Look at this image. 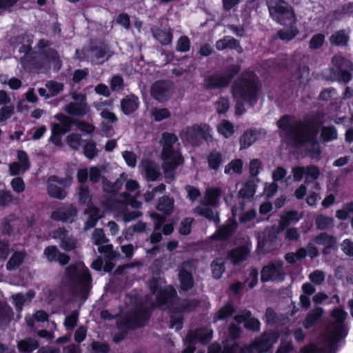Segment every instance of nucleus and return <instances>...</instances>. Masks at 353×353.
I'll list each match as a JSON object with an SVG mask.
<instances>
[{
	"instance_id": "f03ea898",
	"label": "nucleus",
	"mask_w": 353,
	"mask_h": 353,
	"mask_svg": "<svg viewBox=\"0 0 353 353\" xmlns=\"http://www.w3.org/2000/svg\"><path fill=\"white\" fill-rule=\"evenodd\" d=\"M48 45V41L43 39L39 40L37 46L42 51L35 54L31 52L29 46H23L19 50L24 55L21 58V63L23 68H28L30 65L42 67L48 65L57 70L61 67L59 57L55 51L50 48L44 49Z\"/></svg>"
},
{
	"instance_id": "423d86ee",
	"label": "nucleus",
	"mask_w": 353,
	"mask_h": 353,
	"mask_svg": "<svg viewBox=\"0 0 353 353\" xmlns=\"http://www.w3.org/2000/svg\"><path fill=\"white\" fill-rule=\"evenodd\" d=\"M177 141L178 138L175 134L168 132L163 133L161 140L163 146L161 156L163 163L162 166L165 176L168 179H174V170L182 163L180 153L172 148V144Z\"/></svg>"
},
{
	"instance_id": "4d7b16f0",
	"label": "nucleus",
	"mask_w": 353,
	"mask_h": 353,
	"mask_svg": "<svg viewBox=\"0 0 353 353\" xmlns=\"http://www.w3.org/2000/svg\"><path fill=\"white\" fill-rule=\"evenodd\" d=\"M148 317V314L147 312H138L129 319V324L133 327L141 326Z\"/></svg>"
},
{
	"instance_id": "72a5a7b5",
	"label": "nucleus",
	"mask_w": 353,
	"mask_h": 353,
	"mask_svg": "<svg viewBox=\"0 0 353 353\" xmlns=\"http://www.w3.org/2000/svg\"><path fill=\"white\" fill-rule=\"evenodd\" d=\"M216 47L219 50L225 49H239V52H241L238 41L231 37H225L223 39L216 41Z\"/></svg>"
},
{
	"instance_id": "13d9d810",
	"label": "nucleus",
	"mask_w": 353,
	"mask_h": 353,
	"mask_svg": "<svg viewBox=\"0 0 353 353\" xmlns=\"http://www.w3.org/2000/svg\"><path fill=\"white\" fill-rule=\"evenodd\" d=\"M82 142H83V141H82L81 137L79 134L72 133L68 135L66 137V143L74 150H79Z\"/></svg>"
},
{
	"instance_id": "c756f323",
	"label": "nucleus",
	"mask_w": 353,
	"mask_h": 353,
	"mask_svg": "<svg viewBox=\"0 0 353 353\" xmlns=\"http://www.w3.org/2000/svg\"><path fill=\"white\" fill-rule=\"evenodd\" d=\"M194 212L199 216H204L216 224L220 221L218 212L207 206H198L194 209Z\"/></svg>"
},
{
	"instance_id": "a19ab883",
	"label": "nucleus",
	"mask_w": 353,
	"mask_h": 353,
	"mask_svg": "<svg viewBox=\"0 0 353 353\" xmlns=\"http://www.w3.org/2000/svg\"><path fill=\"white\" fill-rule=\"evenodd\" d=\"M154 37L162 44L168 45L172 40V34L170 30L156 28L152 30Z\"/></svg>"
},
{
	"instance_id": "2eb2a0df",
	"label": "nucleus",
	"mask_w": 353,
	"mask_h": 353,
	"mask_svg": "<svg viewBox=\"0 0 353 353\" xmlns=\"http://www.w3.org/2000/svg\"><path fill=\"white\" fill-rule=\"evenodd\" d=\"M67 184V181L64 179H59L56 176H52L48 181V193L54 198L63 199L66 195V192L63 189Z\"/></svg>"
},
{
	"instance_id": "e2e57ef3",
	"label": "nucleus",
	"mask_w": 353,
	"mask_h": 353,
	"mask_svg": "<svg viewBox=\"0 0 353 353\" xmlns=\"http://www.w3.org/2000/svg\"><path fill=\"white\" fill-rule=\"evenodd\" d=\"M46 87L49 91L51 97H54L63 90V85L61 83L49 81L46 83Z\"/></svg>"
},
{
	"instance_id": "8fccbe9b",
	"label": "nucleus",
	"mask_w": 353,
	"mask_h": 353,
	"mask_svg": "<svg viewBox=\"0 0 353 353\" xmlns=\"http://www.w3.org/2000/svg\"><path fill=\"white\" fill-rule=\"evenodd\" d=\"M103 190L105 192L115 193L117 192L123 185L121 179H117L114 183L109 181L108 179H102Z\"/></svg>"
},
{
	"instance_id": "58836bf2",
	"label": "nucleus",
	"mask_w": 353,
	"mask_h": 353,
	"mask_svg": "<svg viewBox=\"0 0 353 353\" xmlns=\"http://www.w3.org/2000/svg\"><path fill=\"white\" fill-rule=\"evenodd\" d=\"M323 313V310L321 307H316L310 311L307 315L305 321H303V325L305 328L308 329L312 327L316 322L320 319Z\"/></svg>"
},
{
	"instance_id": "4468645a",
	"label": "nucleus",
	"mask_w": 353,
	"mask_h": 353,
	"mask_svg": "<svg viewBox=\"0 0 353 353\" xmlns=\"http://www.w3.org/2000/svg\"><path fill=\"white\" fill-rule=\"evenodd\" d=\"M174 92L173 84L169 81H159L151 87V94L159 102L168 101Z\"/></svg>"
},
{
	"instance_id": "2f4dec72",
	"label": "nucleus",
	"mask_w": 353,
	"mask_h": 353,
	"mask_svg": "<svg viewBox=\"0 0 353 353\" xmlns=\"http://www.w3.org/2000/svg\"><path fill=\"white\" fill-rule=\"evenodd\" d=\"M243 168V162L240 159H235L229 162L224 168L226 175L241 174Z\"/></svg>"
},
{
	"instance_id": "49530a36",
	"label": "nucleus",
	"mask_w": 353,
	"mask_h": 353,
	"mask_svg": "<svg viewBox=\"0 0 353 353\" xmlns=\"http://www.w3.org/2000/svg\"><path fill=\"white\" fill-rule=\"evenodd\" d=\"M286 27L288 28V29L278 31L277 36L282 40L290 41L298 34L299 30L296 25Z\"/></svg>"
},
{
	"instance_id": "ddd939ff",
	"label": "nucleus",
	"mask_w": 353,
	"mask_h": 353,
	"mask_svg": "<svg viewBox=\"0 0 353 353\" xmlns=\"http://www.w3.org/2000/svg\"><path fill=\"white\" fill-rule=\"evenodd\" d=\"M239 70L240 68L238 65H233L228 74H214L207 77L205 80V85L208 89L226 87Z\"/></svg>"
},
{
	"instance_id": "9b49d317",
	"label": "nucleus",
	"mask_w": 353,
	"mask_h": 353,
	"mask_svg": "<svg viewBox=\"0 0 353 353\" xmlns=\"http://www.w3.org/2000/svg\"><path fill=\"white\" fill-rule=\"evenodd\" d=\"M210 128L207 125H193L183 129L180 133V137L192 145H199V143L207 139Z\"/></svg>"
},
{
	"instance_id": "6ab92c4d",
	"label": "nucleus",
	"mask_w": 353,
	"mask_h": 353,
	"mask_svg": "<svg viewBox=\"0 0 353 353\" xmlns=\"http://www.w3.org/2000/svg\"><path fill=\"white\" fill-rule=\"evenodd\" d=\"M92 238L94 243L96 245H100L98 248L99 252L106 253L107 257L110 260H112L116 257V254L112 250V245H101V244L106 242V237L103 230L96 229L93 232Z\"/></svg>"
},
{
	"instance_id": "603ef678",
	"label": "nucleus",
	"mask_w": 353,
	"mask_h": 353,
	"mask_svg": "<svg viewBox=\"0 0 353 353\" xmlns=\"http://www.w3.org/2000/svg\"><path fill=\"white\" fill-rule=\"evenodd\" d=\"M83 153L84 155L89 159L94 158L97 154L98 150L96 148V143L92 140L83 141Z\"/></svg>"
},
{
	"instance_id": "5fc2aeb1",
	"label": "nucleus",
	"mask_w": 353,
	"mask_h": 353,
	"mask_svg": "<svg viewBox=\"0 0 353 353\" xmlns=\"http://www.w3.org/2000/svg\"><path fill=\"white\" fill-rule=\"evenodd\" d=\"M211 268L213 276L215 279H219L225 271L224 262L222 259L218 258L214 260L211 263Z\"/></svg>"
},
{
	"instance_id": "de8ad7c7",
	"label": "nucleus",
	"mask_w": 353,
	"mask_h": 353,
	"mask_svg": "<svg viewBox=\"0 0 353 353\" xmlns=\"http://www.w3.org/2000/svg\"><path fill=\"white\" fill-rule=\"evenodd\" d=\"M218 132L225 138H229L234 133L233 124L227 120H223L217 125Z\"/></svg>"
},
{
	"instance_id": "bb28decb",
	"label": "nucleus",
	"mask_w": 353,
	"mask_h": 353,
	"mask_svg": "<svg viewBox=\"0 0 353 353\" xmlns=\"http://www.w3.org/2000/svg\"><path fill=\"white\" fill-rule=\"evenodd\" d=\"M139 104V98L134 94H130L121 101V110L125 114H130L138 108Z\"/></svg>"
},
{
	"instance_id": "e433bc0d",
	"label": "nucleus",
	"mask_w": 353,
	"mask_h": 353,
	"mask_svg": "<svg viewBox=\"0 0 353 353\" xmlns=\"http://www.w3.org/2000/svg\"><path fill=\"white\" fill-rule=\"evenodd\" d=\"M212 331L209 330H199L194 332H190L187 336L186 340L193 343L195 341L204 342L212 337Z\"/></svg>"
},
{
	"instance_id": "bf43d9fd",
	"label": "nucleus",
	"mask_w": 353,
	"mask_h": 353,
	"mask_svg": "<svg viewBox=\"0 0 353 353\" xmlns=\"http://www.w3.org/2000/svg\"><path fill=\"white\" fill-rule=\"evenodd\" d=\"M321 136L323 141H330L337 138V132L334 127H323L321 130Z\"/></svg>"
},
{
	"instance_id": "20e7f679",
	"label": "nucleus",
	"mask_w": 353,
	"mask_h": 353,
	"mask_svg": "<svg viewBox=\"0 0 353 353\" xmlns=\"http://www.w3.org/2000/svg\"><path fill=\"white\" fill-rule=\"evenodd\" d=\"M332 316L335 319L336 325L330 327L325 334L324 348L309 345L303 347L304 353H334V345L343 334L342 323L347 316V313L341 309L333 310Z\"/></svg>"
},
{
	"instance_id": "864d4df0",
	"label": "nucleus",
	"mask_w": 353,
	"mask_h": 353,
	"mask_svg": "<svg viewBox=\"0 0 353 353\" xmlns=\"http://www.w3.org/2000/svg\"><path fill=\"white\" fill-rule=\"evenodd\" d=\"M79 316V312L76 310L65 316L63 325L67 330H72L74 328L78 323Z\"/></svg>"
},
{
	"instance_id": "9d476101",
	"label": "nucleus",
	"mask_w": 353,
	"mask_h": 353,
	"mask_svg": "<svg viewBox=\"0 0 353 353\" xmlns=\"http://www.w3.org/2000/svg\"><path fill=\"white\" fill-rule=\"evenodd\" d=\"M78 197L79 201L81 203L85 204L88 207V209L85 211L87 220L85 223L84 230H89L96 225L98 220L101 217V214L99 209L90 205L91 203V196L89 189L87 187L84 185L80 186Z\"/></svg>"
},
{
	"instance_id": "79ce46f5",
	"label": "nucleus",
	"mask_w": 353,
	"mask_h": 353,
	"mask_svg": "<svg viewBox=\"0 0 353 353\" xmlns=\"http://www.w3.org/2000/svg\"><path fill=\"white\" fill-rule=\"evenodd\" d=\"M12 312L11 308L3 302H0V327L6 325L11 320Z\"/></svg>"
},
{
	"instance_id": "f704fd0d",
	"label": "nucleus",
	"mask_w": 353,
	"mask_h": 353,
	"mask_svg": "<svg viewBox=\"0 0 353 353\" xmlns=\"http://www.w3.org/2000/svg\"><path fill=\"white\" fill-rule=\"evenodd\" d=\"M26 253L23 252H15L10 256L6 264L8 270H14L18 269L24 261Z\"/></svg>"
},
{
	"instance_id": "412c9836",
	"label": "nucleus",
	"mask_w": 353,
	"mask_h": 353,
	"mask_svg": "<svg viewBox=\"0 0 353 353\" xmlns=\"http://www.w3.org/2000/svg\"><path fill=\"white\" fill-rule=\"evenodd\" d=\"M77 55L79 59H90L91 61L98 63H102L106 60L105 58V52L101 48H83L81 53L77 51Z\"/></svg>"
},
{
	"instance_id": "aec40b11",
	"label": "nucleus",
	"mask_w": 353,
	"mask_h": 353,
	"mask_svg": "<svg viewBox=\"0 0 353 353\" xmlns=\"http://www.w3.org/2000/svg\"><path fill=\"white\" fill-rule=\"evenodd\" d=\"M77 214V210L73 206H63L54 211L51 214V218L55 221L72 222Z\"/></svg>"
},
{
	"instance_id": "052dcab7",
	"label": "nucleus",
	"mask_w": 353,
	"mask_h": 353,
	"mask_svg": "<svg viewBox=\"0 0 353 353\" xmlns=\"http://www.w3.org/2000/svg\"><path fill=\"white\" fill-rule=\"evenodd\" d=\"M234 312V309L230 303H227L219 309L215 316V320H223L231 316Z\"/></svg>"
},
{
	"instance_id": "dca6fc26",
	"label": "nucleus",
	"mask_w": 353,
	"mask_h": 353,
	"mask_svg": "<svg viewBox=\"0 0 353 353\" xmlns=\"http://www.w3.org/2000/svg\"><path fill=\"white\" fill-rule=\"evenodd\" d=\"M178 276L183 290L188 291L192 288L194 281L190 262H184L179 266Z\"/></svg>"
},
{
	"instance_id": "b1692460",
	"label": "nucleus",
	"mask_w": 353,
	"mask_h": 353,
	"mask_svg": "<svg viewBox=\"0 0 353 353\" xmlns=\"http://www.w3.org/2000/svg\"><path fill=\"white\" fill-rule=\"evenodd\" d=\"M236 226L234 221L229 220L212 236V238L216 240H225L234 232Z\"/></svg>"
},
{
	"instance_id": "c9c22d12",
	"label": "nucleus",
	"mask_w": 353,
	"mask_h": 353,
	"mask_svg": "<svg viewBox=\"0 0 353 353\" xmlns=\"http://www.w3.org/2000/svg\"><path fill=\"white\" fill-rule=\"evenodd\" d=\"M350 34L349 32H345V30H339L335 32L330 38V41L332 44L336 45L338 46H345L350 39Z\"/></svg>"
},
{
	"instance_id": "6e6552de",
	"label": "nucleus",
	"mask_w": 353,
	"mask_h": 353,
	"mask_svg": "<svg viewBox=\"0 0 353 353\" xmlns=\"http://www.w3.org/2000/svg\"><path fill=\"white\" fill-rule=\"evenodd\" d=\"M279 335L275 332H265L258 340L249 346L240 347L235 345L225 353H265L276 343Z\"/></svg>"
},
{
	"instance_id": "f257e3e1",
	"label": "nucleus",
	"mask_w": 353,
	"mask_h": 353,
	"mask_svg": "<svg viewBox=\"0 0 353 353\" xmlns=\"http://www.w3.org/2000/svg\"><path fill=\"white\" fill-rule=\"evenodd\" d=\"M277 123L287 141L297 147L305 145L312 157L319 156L320 147L316 140L318 127L316 124L309 121L292 123L288 117H282Z\"/></svg>"
},
{
	"instance_id": "ea45409f",
	"label": "nucleus",
	"mask_w": 353,
	"mask_h": 353,
	"mask_svg": "<svg viewBox=\"0 0 353 353\" xmlns=\"http://www.w3.org/2000/svg\"><path fill=\"white\" fill-rule=\"evenodd\" d=\"M256 181L250 180L243 185L239 191V194L242 198L251 199L256 192Z\"/></svg>"
},
{
	"instance_id": "0e129e2a",
	"label": "nucleus",
	"mask_w": 353,
	"mask_h": 353,
	"mask_svg": "<svg viewBox=\"0 0 353 353\" xmlns=\"http://www.w3.org/2000/svg\"><path fill=\"white\" fill-rule=\"evenodd\" d=\"M324 41V34L321 33L314 34L310 40L309 48L312 50L319 49L323 45Z\"/></svg>"
},
{
	"instance_id": "a18cd8bd",
	"label": "nucleus",
	"mask_w": 353,
	"mask_h": 353,
	"mask_svg": "<svg viewBox=\"0 0 353 353\" xmlns=\"http://www.w3.org/2000/svg\"><path fill=\"white\" fill-rule=\"evenodd\" d=\"M173 199L167 196H164L159 200L157 208L158 210L165 214H170L173 210Z\"/></svg>"
},
{
	"instance_id": "39448f33",
	"label": "nucleus",
	"mask_w": 353,
	"mask_h": 353,
	"mask_svg": "<svg viewBox=\"0 0 353 353\" xmlns=\"http://www.w3.org/2000/svg\"><path fill=\"white\" fill-rule=\"evenodd\" d=\"M91 281L90 272L82 263L72 264L65 269L63 281L83 296L90 290Z\"/></svg>"
},
{
	"instance_id": "37998d69",
	"label": "nucleus",
	"mask_w": 353,
	"mask_h": 353,
	"mask_svg": "<svg viewBox=\"0 0 353 353\" xmlns=\"http://www.w3.org/2000/svg\"><path fill=\"white\" fill-rule=\"evenodd\" d=\"M17 346L21 352H31L38 348L39 344L36 340L28 339L19 341Z\"/></svg>"
},
{
	"instance_id": "338daca9",
	"label": "nucleus",
	"mask_w": 353,
	"mask_h": 353,
	"mask_svg": "<svg viewBox=\"0 0 353 353\" xmlns=\"http://www.w3.org/2000/svg\"><path fill=\"white\" fill-rule=\"evenodd\" d=\"M308 277L312 283L316 285H320L323 283L325 275L323 271L316 270L311 272Z\"/></svg>"
},
{
	"instance_id": "393cba45",
	"label": "nucleus",
	"mask_w": 353,
	"mask_h": 353,
	"mask_svg": "<svg viewBox=\"0 0 353 353\" xmlns=\"http://www.w3.org/2000/svg\"><path fill=\"white\" fill-rule=\"evenodd\" d=\"M250 252V249L243 245L231 250L228 257L233 264L236 265L245 260Z\"/></svg>"
},
{
	"instance_id": "f8f14e48",
	"label": "nucleus",
	"mask_w": 353,
	"mask_h": 353,
	"mask_svg": "<svg viewBox=\"0 0 353 353\" xmlns=\"http://www.w3.org/2000/svg\"><path fill=\"white\" fill-rule=\"evenodd\" d=\"M282 261H274L263 267L261 270V281L281 282L285 279V272Z\"/></svg>"
},
{
	"instance_id": "a878e982",
	"label": "nucleus",
	"mask_w": 353,
	"mask_h": 353,
	"mask_svg": "<svg viewBox=\"0 0 353 353\" xmlns=\"http://www.w3.org/2000/svg\"><path fill=\"white\" fill-rule=\"evenodd\" d=\"M221 193V190L219 188L214 187L208 188L204 196L205 203L208 205L217 207L219 205Z\"/></svg>"
},
{
	"instance_id": "a211bd4d",
	"label": "nucleus",
	"mask_w": 353,
	"mask_h": 353,
	"mask_svg": "<svg viewBox=\"0 0 353 353\" xmlns=\"http://www.w3.org/2000/svg\"><path fill=\"white\" fill-rule=\"evenodd\" d=\"M52 237L60 241V247L65 251H70L76 247L77 240L70 236L68 232L63 228L55 230Z\"/></svg>"
},
{
	"instance_id": "69168bd1",
	"label": "nucleus",
	"mask_w": 353,
	"mask_h": 353,
	"mask_svg": "<svg viewBox=\"0 0 353 353\" xmlns=\"http://www.w3.org/2000/svg\"><path fill=\"white\" fill-rule=\"evenodd\" d=\"M165 190V185L161 183L156 188H153L151 191H147L143 194L144 199L146 202H149L156 196L157 194H162Z\"/></svg>"
},
{
	"instance_id": "680f3d73",
	"label": "nucleus",
	"mask_w": 353,
	"mask_h": 353,
	"mask_svg": "<svg viewBox=\"0 0 353 353\" xmlns=\"http://www.w3.org/2000/svg\"><path fill=\"white\" fill-rule=\"evenodd\" d=\"M305 183H310L312 181H315L320 175V170L316 166H307L305 168Z\"/></svg>"
},
{
	"instance_id": "1a4fd4ad",
	"label": "nucleus",
	"mask_w": 353,
	"mask_h": 353,
	"mask_svg": "<svg viewBox=\"0 0 353 353\" xmlns=\"http://www.w3.org/2000/svg\"><path fill=\"white\" fill-rule=\"evenodd\" d=\"M164 283L161 278H153L149 282L151 292L156 295V304L159 306L172 303L176 296V291L170 286L165 288Z\"/></svg>"
},
{
	"instance_id": "5701e85b",
	"label": "nucleus",
	"mask_w": 353,
	"mask_h": 353,
	"mask_svg": "<svg viewBox=\"0 0 353 353\" xmlns=\"http://www.w3.org/2000/svg\"><path fill=\"white\" fill-rule=\"evenodd\" d=\"M262 130L256 129H250L244 132L240 137L241 149H246L250 147L259 138Z\"/></svg>"
},
{
	"instance_id": "0eeeda50",
	"label": "nucleus",
	"mask_w": 353,
	"mask_h": 353,
	"mask_svg": "<svg viewBox=\"0 0 353 353\" xmlns=\"http://www.w3.org/2000/svg\"><path fill=\"white\" fill-rule=\"evenodd\" d=\"M269 12L272 18L283 26L296 25V17L293 8L283 0L269 2Z\"/></svg>"
},
{
	"instance_id": "473e14b6",
	"label": "nucleus",
	"mask_w": 353,
	"mask_h": 353,
	"mask_svg": "<svg viewBox=\"0 0 353 353\" xmlns=\"http://www.w3.org/2000/svg\"><path fill=\"white\" fill-rule=\"evenodd\" d=\"M35 293L32 290L28 291L25 295L22 294H16L12 295L13 303L17 310L20 312L26 301H31L34 297Z\"/></svg>"
},
{
	"instance_id": "7c9ffc66",
	"label": "nucleus",
	"mask_w": 353,
	"mask_h": 353,
	"mask_svg": "<svg viewBox=\"0 0 353 353\" xmlns=\"http://www.w3.org/2000/svg\"><path fill=\"white\" fill-rule=\"evenodd\" d=\"M265 321L270 325H281L285 323L288 319L283 314H277L272 308H268L265 312Z\"/></svg>"
},
{
	"instance_id": "cd10ccee",
	"label": "nucleus",
	"mask_w": 353,
	"mask_h": 353,
	"mask_svg": "<svg viewBox=\"0 0 353 353\" xmlns=\"http://www.w3.org/2000/svg\"><path fill=\"white\" fill-rule=\"evenodd\" d=\"M65 110L70 114L82 117L88 112V106L86 102H71L65 105Z\"/></svg>"
},
{
	"instance_id": "7ed1b4c3",
	"label": "nucleus",
	"mask_w": 353,
	"mask_h": 353,
	"mask_svg": "<svg viewBox=\"0 0 353 353\" xmlns=\"http://www.w3.org/2000/svg\"><path fill=\"white\" fill-rule=\"evenodd\" d=\"M257 90V79L253 73L249 72L241 75L232 88L233 97L236 101V114L241 115L245 112L242 103H248L251 106L256 103Z\"/></svg>"
},
{
	"instance_id": "4be33fe9",
	"label": "nucleus",
	"mask_w": 353,
	"mask_h": 353,
	"mask_svg": "<svg viewBox=\"0 0 353 353\" xmlns=\"http://www.w3.org/2000/svg\"><path fill=\"white\" fill-rule=\"evenodd\" d=\"M140 168L148 181H157L160 176L159 167L154 162L148 160L143 161Z\"/></svg>"
},
{
	"instance_id": "f3484780",
	"label": "nucleus",
	"mask_w": 353,
	"mask_h": 353,
	"mask_svg": "<svg viewBox=\"0 0 353 353\" xmlns=\"http://www.w3.org/2000/svg\"><path fill=\"white\" fill-rule=\"evenodd\" d=\"M332 62L339 70V80L344 83L349 82L351 80V62L339 55L334 57Z\"/></svg>"
},
{
	"instance_id": "4c0bfd02",
	"label": "nucleus",
	"mask_w": 353,
	"mask_h": 353,
	"mask_svg": "<svg viewBox=\"0 0 353 353\" xmlns=\"http://www.w3.org/2000/svg\"><path fill=\"white\" fill-rule=\"evenodd\" d=\"M314 241L317 245H325L326 247L325 252H326L328 249L334 248L336 245L335 238L326 233H321L317 235L314 238Z\"/></svg>"
},
{
	"instance_id": "09e8293b",
	"label": "nucleus",
	"mask_w": 353,
	"mask_h": 353,
	"mask_svg": "<svg viewBox=\"0 0 353 353\" xmlns=\"http://www.w3.org/2000/svg\"><path fill=\"white\" fill-rule=\"evenodd\" d=\"M301 219V216L295 211L288 212L281 216L279 227L284 229L292 223H296Z\"/></svg>"
},
{
	"instance_id": "3c124183",
	"label": "nucleus",
	"mask_w": 353,
	"mask_h": 353,
	"mask_svg": "<svg viewBox=\"0 0 353 353\" xmlns=\"http://www.w3.org/2000/svg\"><path fill=\"white\" fill-rule=\"evenodd\" d=\"M278 237V232L273 228H267L264 232L263 239H259V243L261 245L274 243Z\"/></svg>"
},
{
	"instance_id": "c85d7f7f",
	"label": "nucleus",
	"mask_w": 353,
	"mask_h": 353,
	"mask_svg": "<svg viewBox=\"0 0 353 353\" xmlns=\"http://www.w3.org/2000/svg\"><path fill=\"white\" fill-rule=\"evenodd\" d=\"M110 208L119 210L122 214L123 219L125 222L131 221L141 216V213L137 210H134L130 212L126 208V205L124 203H114V205H110Z\"/></svg>"
},
{
	"instance_id": "6e6d98bb",
	"label": "nucleus",
	"mask_w": 353,
	"mask_h": 353,
	"mask_svg": "<svg viewBox=\"0 0 353 353\" xmlns=\"http://www.w3.org/2000/svg\"><path fill=\"white\" fill-rule=\"evenodd\" d=\"M48 315L43 310H38L37 311L34 315L27 316L26 317V321L28 326L33 327L34 323V320L38 322H43L48 320Z\"/></svg>"
},
{
	"instance_id": "774afa93",
	"label": "nucleus",
	"mask_w": 353,
	"mask_h": 353,
	"mask_svg": "<svg viewBox=\"0 0 353 353\" xmlns=\"http://www.w3.org/2000/svg\"><path fill=\"white\" fill-rule=\"evenodd\" d=\"M103 167L92 166L89 168V179L92 183H97L101 178V171Z\"/></svg>"
},
{
	"instance_id": "c03bdc74",
	"label": "nucleus",
	"mask_w": 353,
	"mask_h": 353,
	"mask_svg": "<svg viewBox=\"0 0 353 353\" xmlns=\"http://www.w3.org/2000/svg\"><path fill=\"white\" fill-rule=\"evenodd\" d=\"M207 160L209 168L217 170L223 163L222 154L217 151H213L208 156Z\"/></svg>"
}]
</instances>
